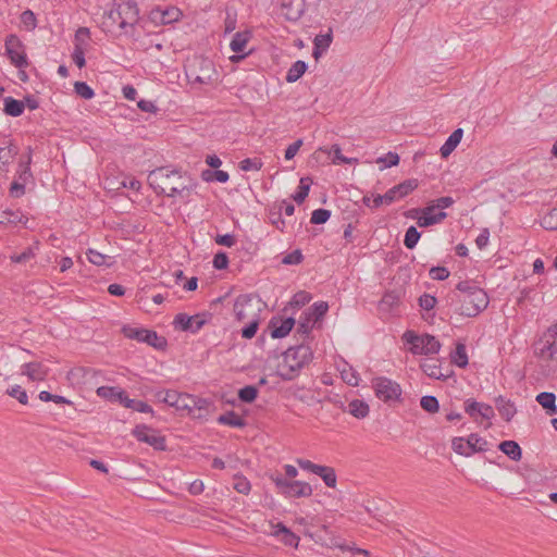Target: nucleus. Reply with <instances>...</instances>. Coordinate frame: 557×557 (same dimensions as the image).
<instances>
[{
	"mask_svg": "<svg viewBox=\"0 0 557 557\" xmlns=\"http://www.w3.org/2000/svg\"><path fill=\"white\" fill-rule=\"evenodd\" d=\"M146 344L156 349L164 350L168 346V341L164 336H159L156 331L147 330L145 332Z\"/></svg>",
	"mask_w": 557,
	"mask_h": 557,
	"instance_id": "c9c22d12",
	"label": "nucleus"
},
{
	"mask_svg": "<svg viewBox=\"0 0 557 557\" xmlns=\"http://www.w3.org/2000/svg\"><path fill=\"white\" fill-rule=\"evenodd\" d=\"M498 448L513 461H519L522 457V449L516 441H503Z\"/></svg>",
	"mask_w": 557,
	"mask_h": 557,
	"instance_id": "a878e982",
	"label": "nucleus"
},
{
	"mask_svg": "<svg viewBox=\"0 0 557 557\" xmlns=\"http://www.w3.org/2000/svg\"><path fill=\"white\" fill-rule=\"evenodd\" d=\"M312 180L310 177H301L297 191L292 196L298 205L302 203L309 195Z\"/></svg>",
	"mask_w": 557,
	"mask_h": 557,
	"instance_id": "72a5a7b5",
	"label": "nucleus"
},
{
	"mask_svg": "<svg viewBox=\"0 0 557 557\" xmlns=\"http://www.w3.org/2000/svg\"><path fill=\"white\" fill-rule=\"evenodd\" d=\"M139 18V9L134 0H113L111 8L104 13L103 25L108 28L117 25L127 33V28H134Z\"/></svg>",
	"mask_w": 557,
	"mask_h": 557,
	"instance_id": "f03ea898",
	"label": "nucleus"
},
{
	"mask_svg": "<svg viewBox=\"0 0 557 557\" xmlns=\"http://www.w3.org/2000/svg\"><path fill=\"white\" fill-rule=\"evenodd\" d=\"M320 469L322 471L317 470L314 474L319 475L327 487H335L337 482L335 470L332 467L321 465Z\"/></svg>",
	"mask_w": 557,
	"mask_h": 557,
	"instance_id": "e433bc0d",
	"label": "nucleus"
},
{
	"mask_svg": "<svg viewBox=\"0 0 557 557\" xmlns=\"http://www.w3.org/2000/svg\"><path fill=\"white\" fill-rule=\"evenodd\" d=\"M252 300L253 296L250 294H243L236 298L234 304V312L238 321H243L248 317L246 307H249Z\"/></svg>",
	"mask_w": 557,
	"mask_h": 557,
	"instance_id": "b1692460",
	"label": "nucleus"
},
{
	"mask_svg": "<svg viewBox=\"0 0 557 557\" xmlns=\"http://www.w3.org/2000/svg\"><path fill=\"white\" fill-rule=\"evenodd\" d=\"M132 435L136 437L137 441L146 443L153 447L156 450H165L166 443L165 437L159 435L146 424H138L132 430Z\"/></svg>",
	"mask_w": 557,
	"mask_h": 557,
	"instance_id": "f8f14e48",
	"label": "nucleus"
},
{
	"mask_svg": "<svg viewBox=\"0 0 557 557\" xmlns=\"http://www.w3.org/2000/svg\"><path fill=\"white\" fill-rule=\"evenodd\" d=\"M262 168V162L258 158H246L239 162V169L245 172L259 171Z\"/></svg>",
	"mask_w": 557,
	"mask_h": 557,
	"instance_id": "13d9d810",
	"label": "nucleus"
},
{
	"mask_svg": "<svg viewBox=\"0 0 557 557\" xmlns=\"http://www.w3.org/2000/svg\"><path fill=\"white\" fill-rule=\"evenodd\" d=\"M481 287L476 286L471 281H461L456 285V293L458 297H463V295H470L474 289H480Z\"/></svg>",
	"mask_w": 557,
	"mask_h": 557,
	"instance_id": "bf43d9fd",
	"label": "nucleus"
},
{
	"mask_svg": "<svg viewBox=\"0 0 557 557\" xmlns=\"http://www.w3.org/2000/svg\"><path fill=\"white\" fill-rule=\"evenodd\" d=\"M422 371L431 379L446 380L448 375L442 373L441 366L437 364V360H426L421 364Z\"/></svg>",
	"mask_w": 557,
	"mask_h": 557,
	"instance_id": "7c9ffc66",
	"label": "nucleus"
},
{
	"mask_svg": "<svg viewBox=\"0 0 557 557\" xmlns=\"http://www.w3.org/2000/svg\"><path fill=\"white\" fill-rule=\"evenodd\" d=\"M463 405L465 412L474 421L478 420V417L488 421L495 417L494 409L491 405L479 403L473 398H468Z\"/></svg>",
	"mask_w": 557,
	"mask_h": 557,
	"instance_id": "2eb2a0df",
	"label": "nucleus"
},
{
	"mask_svg": "<svg viewBox=\"0 0 557 557\" xmlns=\"http://www.w3.org/2000/svg\"><path fill=\"white\" fill-rule=\"evenodd\" d=\"M481 287L476 286L471 281H461L456 285V293L458 297H463V295H470L474 289H480Z\"/></svg>",
	"mask_w": 557,
	"mask_h": 557,
	"instance_id": "052dcab7",
	"label": "nucleus"
},
{
	"mask_svg": "<svg viewBox=\"0 0 557 557\" xmlns=\"http://www.w3.org/2000/svg\"><path fill=\"white\" fill-rule=\"evenodd\" d=\"M296 324V320L293 317H288L284 320H281L280 324L276 325L275 319L273 318L270 321L269 327H270V334L272 338H283L287 336L290 331L294 329Z\"/></svg>",
	"mask_w": 557,
	"mask_h": 557,
	"instance_id": "f3484780",
	"label": "nucleus"
},
{
	"mask_svg": "<svg viewBox=\"0 0 557 557\" xmlns=\"http://www.w3.org/2000/svg\"><path fill=\"white\" fill-rule=\"evenodd\" d=\"M25 103L22 100H17L11 96L3 99V112L13 117L21 116L24 112Z\"/></svg>",
	"mask_w": 557,
	"mask_h": 557,
	"instance_id": "aec40b11",
	"label": "nucleus"
},
{
	"mask_svg": "<svg viewBox=\"0 0 557 557\" xmlns=\"http://www.w3.org/2000/svg\"><path fill=\"white\" fill-rule=\"evenodd\" d=\"M313 319L307 312H302L297 323V333L300 334L304 338L308 337L312 330Z\"/></svg>",
	"mask_w": 557,
	"mask_h": 557,
	"instance_id": "ea45409f",
	"label": "nucleus"
},
{
	"mask_svg": "<svg viewBox=\"0 0 557 557\" xmlns=\"http://www.w3.org/2000/svg\"><path fill=\"white\" fill-rule=\"evenodd\" d=\"M259 391L255 385H246L238 389V399L245 404H251L258 397Z\"/></svg>",
	"mask_w": 557,
	"mask_h": 557,
	"instance_id": "58836bf2",
	"label": "nucleus"
},
{
	"mask_svg": "<svg viewBox=\"0 0 557 557\" xmlns=\"http://www.w3.org/2000/svg\"><path fill=\"white\" fill-rule=\"evenodd\" d=\"M305 9V0H288L282 4L283 15L290 22H297L304 15Z\"/></svg>",
	"mask_w": 557,
	"mask_h": 557,
	"instance_id": "dca6fc26",
	"label": "nucleus"
},
{
	"mask_svg": "<svg viewBox=\"0 0 557 557\" xmlns=\"http://www.w3.org/2000/svg\"><path fill=\"white\" fill-rule=\"evenodd\" d=\"M72 59L78 69H83L86 65L85 51L81 44H75Z\"/></svg>",
	"mask_w": 557,
	"mask_h": 557,
	"instance_id": "0e129e2a",
	"label": "nucleus"
},
{
	"mask_svg": "<svg viewBox=\"0 0 557 557\" xmlns=\"http://www.w3.org/2000/svg\"><path fill=\"white\" fill-rule=\"evenodd\" d=\"M233 480H234L233 487L236 492L244 494V495H248L250 493L251 484L247 480V478H245L244 475H240V474H236V475H234Z\"/></svg>",
	"mask_w": 557,
	"mask_h": 557,
	"instance_id": "de8ad7c7",
	"label": "nucleus"
},
{
	"mask_svg": "<svg viewBox=\"0 0 557 557\" xmlns=\"http://www.w3.org/2000/svg\"><path fill=\"white\" fill-rule=\"evenodd\" d=\"M120 404L123 405L125 408H129L138 412L153 413V409L150 405L143 400L129 398L125 392L122 396Z\"/></svg>",
	"mask_w": 557,
	"mask_h": 557,
	"instance_id": "393cba45",
	"label": "nucleus"
},
{
	"mask_svg": "<svg viewBox=\"0 0 557 557\" xmlns=\"http://www.w3.org/2000/svg\"><path fill=\"white\" fill-rule=\"evenodd\" d=\"M331 218V211L327 209H315L311 213L310 223L312 224H324Z\"/></svg>",
	"mask_w": 557,
	"mask_h": 557,
	"instance_id": "4d7b16f0",
	"label": "nucleus"
},
{
	"mask_svg": "<svg viewBox=\"0 0 557 557\" xmlns=\"http://www.w3.org/2000/svg\"><path fill=\"white\" fill-rule=\"evenodd\" d=\"M420 406L429 413H435L440 410V403L437 398L431 395L422 396L420 399Z\"/></svg>",
	"mask_w": 557,
	"mask_h": 557,
	"instance_id": "49530a36",
	"label": "nucleus"
},
{
	"mask_svg": "<svg viewBox=\"0 0 557 557\" xmlns=\"http://www.w3.org/2000/svg\"><path fill=\"white\" fill-rule=\"evenodd\" d=\"M74 91L85 100H89L95 97L94 89L85 82H76L74 84Z\"/></svg>",
	"mask_w": 557,
	"mask_h": 557,
	"instance_id": "09e8293b",
	"label": "nucleus"
},
{
	"mask_svg": "<svg viewBox=\"0 0 557 557\" xmlns=\"http://www.w3.org/2000/svg\"><path fill=\"white\" fill-rule=\"evenodd\" d=\"M48 368L38 361L27 362L22 366V373L26 374L32 381H42L48 374Z\"/></svg>",
	"mask_w": 557,
	"mask_h": 557,
	"instance_id": "a211bd4d",
	"label": "nucleus"
},
{
	"mask_svg": "<svg viewBox=\"0 0 557 557\" xmlns=\"http://www.w3.org/2000/svg\"><path fill=\"white\" fill-rule=\"evenodd\" d=\"M463 135V131L461 128L455 129L449 137L446 139L445 144L441 147L440 152L442 158H447L459 145Z\"/></svg>",
	"mask_w": 557,
	"mask_h": 557,
	"instance_id": "412c9836",
	"label": "nucleus"
},
{
	"mask_svg": "<svg viewBox=\"0 0 557 557\" xmlns=\"http://www.w3.org/2000/svg\"><path fill=\"white\" fill-rule=\"evenodd\" d=\"M197 187V183L193 182V180H189V184H185L184 182H176L175 184H172L169 182V186H166V189H169V193L165 191L164 195L168 197H175V196H186L188 197L190 191L194 190Z\"/></svg>",
	"mask_w": 557,
	"mask_h": 557,
	"instance_id": "6ab92c4d",
	"label": "nucleus"
},
{
	"mask_svg": "<svg viewBox=\"0 0 557 557\" xmlns=\"http://www.w3.org/2000/svg\"><path fill=\"white\" fill-rule=\"evenodd\" d=\"M17 153V148L13 145L0 148V169L9 164L10 160Z\"/></svg>",
	"mask_w": 557,
	"mask_h": 557,
	"instance_id": "5fc2aeb1",
	"label": "nucleus"
},
{
	"mask_svg": "<svg viewBox=\"0 0 557 557\" xmlns=\"http://www.w3.org/2000/svg\"><path fill=\"white\" fill-rule=\"evenodd\" d=\"M283 207L278 206L277 209H271L269 212V221L272 225H274L278 231L284 232L285 221L282 218Z\"/></svg>",
	"mask_w": 557,
	"mask_h": 557,
	"instance_id": "c03bdc74",
	"label": "nucleus"
},
{
	"mask_svg": "<svg viewBox=\"0 0 557 557\" xmlns=\"http://www.w3.org/2000/svg\"><path fill=\"white\" fill-rule=\"evenodd\" d=\"M271 481L275 484L278 493L285 497H309L312 495V486L302 481H289L281 473L270 475Z\"/></svg>",
	"mask_w": 557,
	"mask_h": 557,
	"instance_id": "39448f33",
	"label": "nucleus"
},
{
	"mask_svg": "<svg viewBox=\"0 0 557 557\" xmlns=\"http://www.w3.org/2000/svg\"><path fill=\"white\" fill-rule=\"evenodd\" d=\"M22 222L26 223L27 219L20 210L0 211V224L1 225H16L17 223H22Z\"/></svg>",
	"mask_w": 557,
	"mask_h": 557,
	"instance_id": "cd10ccee",
	"label": "nucleus"
},
{
	"mask_svg": "<svg viewBox=\"0 0 557 557\" xmlns=\"http://www.w3.org/2000/svg\"><path fill=\"white\" fill-rule=\"evenodd\" d=\"M5 55L9 58L12 65L17 69H25L28 66L25 45L15 34H10L5 37L4 41Z\"/></svg>",
	"mask_w": 557,
	"mask_h": 557,
	"instance_id": "0eeeda50",
	"label": "nucleus"
},
{
	"mask_svg": "<svg viewBox=\"0 0 557 557\" xmlns=\"http://www.w3.org/2000/svg\"><path fill=\"white\" fill-rule=\"evenodd\" d=\"M21 23L29 30H33L37 26V18L32 10H25L21 14Z\"/></svg>",
	"mask_w": 557,
	"mask_h": 557,
	"instance_id": "e2e57ef3",
	"label": "nucleus"
},
{
	"mask_svg": "<svg viewBox=\"0 0 557 557\" xmlns=\"http://www.w3.org/2000/svg\"><path fill=\"white\" fill-rule=\"evenodd\" d=\"M329 305L325 301L314 302L310 308L306 310L307 314L313 319L314 322L321 320L327 312Z\"/></svg>",
	"mask_w": 557,
	"mask_h": 557,
	"instance_id": "a19ab883",
	"label": "nucleus"
},
{
	"mask_svg": "<svg viewBox=\"0 0 557 557\" xmlns=\"http://www.w3.org/2000/svg\"><path fill=\"white\" fill-rule=\"evenodd\" d=\"M329 154L332 157V162L334 164H355L358 162L357 158H347L342 154L341 147L338 145H332L329 150Z\"/></svg>",
	"mask_w": 557,
	"mask_h": 557,
	"instance_id": "4c0bfd02",
	"label": "nucleus"
},
{
	"mask_svg": "<svg viewBox=\"0 0 557 557\" xmlns=\"http://www.w3.org/2000/svg\"><path fill=\"white\" fill-rule=\"evenodd\" d=\"M332 41H333V34H332V30L330 29L329 33H326V34L317 35L313 39V46L321 50L326 51L330 48Z\"/></svg>",
	"mask_w": 557,
	"mask_h": 557,
	"instance_id": "603ef678",
	"label": "nucleus"
},
{
	"mask_svg": "<svg viewBox=\"0 0 557 557\" xmlns=\"http://www.w3.org/2000/svg\"><path fill=\"white\" fill-rule=\"evenodd\" d=\"M30 152H32L30 149H28V152L25 156H23L20 160L18 177L21 181H23L24 184L27 182V180L29 177H32V172H30V168H29V164L32 161Z\"/></svg>",
	"mask_w": 557,
	"mask_h": 557,
	"instance_id": "37998d69",
	"label": "nucleus"
},
{
	"mask_svg": "<svg viewBox=\"0 0 557 557\" xmlns=\"http://www.w3.org/2000/svg\"><path fill=\"white\" fill-rule=\"evenodd\" d=\"M418 186L419 183L416 178H409L393 186L385 193V205H391L399 199L405 198L416 188H418Z\"/></svg>",
	"mask_w": 557,
	"mask_h": 557,
	"instance_id": "4468645a",
	"label": "nucleus"
},
{
	"mask_svg": "<svg viewBox=\"0 0 557 557\" xmlns=\"http://www.w3.org/2000/svg\"><path fill=\"white\" fill-rule=\"evenodd\" d=\"M311 300V295L305 290L297 292L289 301L290 307L301 308Z\"/></svg>",
	"mask_w": 557,
	"mask_h": 557,
	"instance_id": "6e6d98bb",
	"label": "nucleus"
},
{
	"mask_svg": "<svg viewBox=\"0 0 557 557\" xmlns=\"http://www.w3.org/2000/svg\"><path fill=\"white\" fill-rule=\"evenodd\" d=\"M123 394L124 391L116 386H100L97 389L98 396L111 401H116L119 404L122 399Z\"/></svg>",
	"mask_w": 557,
	"mask_h": 557,
	"instance_id": "2f4dec72",
	"label": "nucleus"
},
{
	"mask_svg": "<svg viewBox=\"0 0 557 557\" xmlns=\"http://www.w3.org/2000/svg\"><path fill=\"white\" fill-rule=\"evenodd\" d=\"M177 177L178 181H182L183 177L176 170H169L168 168L161 166L152 170L148 175L149 185L152 187L153 191L158 195H164L166 190V186H169V182L173 177Z\"/></svg>",
	"mask_w": 557,
	"mask_h": 557,
	"instance_id": "6e6552de",
	"label": "nucleus"
},
{
	"mask_svg": "<svg viewBox=\"0 0 557 557\" xmlns=\"http://www.w3.org/2000/svg\"><path fill=\"white\" fill-rule=\"evenodd\" d=\"M373 387L376 397L383 401L397 400L401 395L399 384L384 376L374 379Z\"/></svg>",
	"mask_w": 557,
	"mask_h": 557,
	"instance_id": "9b49d317",
	"label": "nucleus"
},
{
	"mask_svg": "<svg viewBox=\"0 0 557 557\" xmlns=\"http://www.w3.org/2000/svg\"><path fill=\"white\" fill-rule=\"evenodd\" d=\"M495 404L499 414L507 422L510 421L517 412L515 405L504 396L496 397Z\"/></svg>",
	"mask_w": 557,
	"mask_h": 557,
	"instance_id": "5701e85b",
	"label": "nucleus"
},
{
	"mask_svg": "<svg viewBox=\"0 0 557 557\" xmlns=\"http://www.w3.org/2000/svg\"><path fill=\"white\" fill-rule=\"evenodd\" d=\"M377 163H383L384 165L381 168V170L396 166L399 163V156L395 152H387L384 157H380L376 160Z\"/></svg>",
	"mask_w": 557,
	"mask_h": 557,
	"instance_id": "680f3d73",
	"label": "nucleus"
},
{
	"mask_svg": "<svg viewBox=\"0 0 557 557\" xmlns=\"http://www.w3.org/2000/svg\"><path fill=\"white\" fill-rule=\"evenodd\" d=\"M487 294L482 289H474L470 295L458 297L456 292H450L446 297L447 306L460 315L474 318L488 306Z\"/></svg>",
	"mask_w": 557,
	"mask_h": 557,
	"instance_id": "7ed1b4c3",
	"label": "nucleus"
},
{
	"mask_svg": "<svg viewBox=\"0 0 557 557\" xmlns=\"http://www.w3.org/2000/svg\"><path fill=\"white\" fill-rule=\"evenodd\" d=\"M250 38H251V33L249 30L237 32L236 34H234V36L231 40L230 48L235 53L244 52Z\"/></svg>",
	"mask_w": 557,
	"mask_h": 557,
	"instance_id": "bb28decb",
	"label": "nucleus"
},
{
	"mask_svg": "<svg viewBox=\"0 0 557 557\" xmlns=\"http://www.w3.org/2000/svg\"><path fill=\"white\" fill-rule=\"evenodd\" d=\"M420 237H421V233L417 230V227L409 226L405 234L404 245L408 249H413L417 246Z\"/></svg>",
	"mask_w": 557,
	"mask_h": 557,
	"instance_id": "a18cd8bd",
	"label": "nucleus"
},
{
	"mask_svg": "<svg viewBox=\"0 0 557 557\" xmlns=\"http://www.w3.org/2000/svg\"><path fill=\"white\" fill-rule=\"evenodd\" d=\"M451 363L457 367L465 369L469 364L466 345L463 343H457L455 350L450 354Z\"/></svg>",
	"mask_w": 557,
	"mask_h": 557,
	"instance_id": "c85d7f7f",
	"label": "nucleus"
},
{
	"mask_svg": "<svg viewBox=\"0 0 557 557\" xmlns=\"http://www.w3.org/2000/svg\"><path fill=\"white\" fill-rule=\"evenodd\" d=\"M421 213V215L418 218L417 223L420 227H429L434 224H437L445 220L447 218V213L444 211H440L435 213L434 207L430 203L423 209H412L410 211L411 218H417V214Z\"/></svg>",
	"mask_w": 557,
	"mask_h": 557,
	"instance_id": "ddd939ff",
	"label": "nucleus"
},
{
	"mask_svg": "<svg viewBox=\"0 0 557 557\" xmlns=\"http://www.w3.org/2000/svg\"><path fill=\"white\" fill-rule=\"evenodd\" d=\"M449 274L448 269L445 267H432L429 271L430 277L435 281H444L448 278Z\"/></svg>",
	"mask_w": 557,
	"mask_h": 557,
	"instance_id": "338daca9",
	"label": "nucleus"
},
{
	"mask_svg": "<svg viewBox=\"0 0 557 557\" xmlns=\"http://www.w3.org/2000/svg\"><path fill=\"white\" fill-rule=\"evenodd\" d=\"M348 412L357 419H363L369 414V406L360 399H354L348 404Z\"/></svg>",
	"mask_w": 557,
	"mask_h": 557,
	"instance_id": "f704fd0d",
	"label": "nucleus"
},
{
	"mask_svg": "<svg viewBox=\"0 0 557 557\" xmlns=\"http://www.w3.org/2000/svg\"><path fill=\"white\" fill-rule=\"evenodd\" d=\"M145 332H147V329L133 327L129 325H125L122 327V333L125 337L129 339H135L139 343H146Z\"/></svg>",
	"mask_w": 557,
	"mask_h": 557,
	"instance_id": "79ce46f5",
	"label": "nucleus"
},
{
	"mask_svg": "<svg viewBox=\"0 0 557 557\" xmlns=\"http://www.w3.org/2000/svg\"><path fill=\"white\" fill-rule=\"evenodd\" d=\"M557 354V339L545 337V343L541 348V356L547 357V359L552 360L554 356Z\"/></svg>",
	"mask_w": 557,
	"mask_h": 557,
	"instance_id": "8fccbe9b",
	"label": "nucleus"
},
{
	"mask_svg": "<svg viewBox=\"0 0 557 557\" xmlns=\"http://www.w3.org/2000/svg\"><path fill=\"white\" fill-rule=\"evenodd\" d=\"M210 317L211 314L207 312L197 313L195 315L178 313L174 318L173 325L175 329H180L183 332L196 334L205 326Z\"/></svg>",
	"mask_w": 557,
	"mask_h": 557,
	"instance_id": "1a4fd4ad",
	"label": "nucleus"
},
{
	"mask_svg": "<svg viewBox=\"0 0 557 557\" xmlns=\"http://www.w3.org/2000/svg\"><path fill=\"white\" fill-rule=\"evenodd\" d=\"M403 339L410 344V351L413 355H435L441 350V343L431 334L418 335L413 331H406Z\"/></svg>",
	"mask_w": 557,
	"mask_h": 557,
	"instance_id": "20e7f679",
	"label": "nucleus"
},
{
	"mask_svg": "<svg viewBox=\"0 0 557 557\" xmlns=\"http://www.w3.org/2000/svg\"><path fill=\"white\" fill-rule=\"evenodd\" d=\"M535 399L548 416L557 414L556 395L554 393L542 392L536 395Z\"/></svg>",
	"mask_w": 557,
	"mask_h": 557,
	"instance_id": "4be33fe9",
	"label": "nucleus"
},
{
	"mask_svg": "<svg viewBox=\"0 0 557 557\" xmlns=\"http://www.w3.org/2000/svg\"><path fill=\"white\" fill-rule=\"evenodd\" d=\"M214 73L213 63L208 58H198L195 64L189 66L186 75L194 83L208 84L212 79Z\"/></svg>",
	"mask_w": 557,
	"mask_h": 557,
	"instance_id": "9d476101",
	"label": "nucleus"
},
{
	"mask_svg": "<svg viewBox=\"0 0 557 557\" xmlns=\"http://www.w3.org/2000/svg\"><path fill=\"white\" fill-rule=\"evenodd\" d=\"M436 304H437V299L433 295L423 294L419 297V306L423 310H426V311L432 310Z\"/></svg>",
	"mask_w": 557,
	"mask_h": 557,
	"instance_id": "774afa93",
	"label": "nucleus"
},
{
	"mask_svg": "<svg viewBox=\"0 0 557 557\" xmlns=\"http://www.w3.org/2000/svg\"><path fill=\"white\" fill-rule=\"evenodd\" d=\"M313 358L311 348L308 345L289 347L283 352V361L278 363L276 374L283 381L296 379L300 370L309 364Z\"/></svg>",
	"mask_w": 557,
	"mask_h": 557,
	"instance_id": "f257e3e1",
	"label": "nucleus"
},
{
	"mask_svg": "<svg viewBox=\"0 0 557 557\" xmlns=\"http://www.w3.org/2000/svg\"><path fill=\"white\" fill-rule=\"evenodd\" d=\"M216 421L219 424L228 425V426H233V428H239V429L245 428L247 424L246 421L243 418H240L233 410L226 411L225 413L221 414L216 419Z\"/></svg>",
	"mask_w": 557,
	"mask_h": 557,
	"instance_id": "c756f323",
	"label": "nucleus"
},
{
	"mask_svg": "<svg viewBox=\"0 0 557 557\" xmlns=\"http://www.w3.org/2000/svg\"><path fill=\"white\" fill-rule=\"evenodd\" d=\"M451 447L455 453L470 457L474 453L486 451L488 449V443L479 434L472 433L467 440L463 437H454L451 441Z\"/></svg>",
	"mask_w": 557,
	"mask_h": 557,
	"instance_id": "423d86ee",
	"label": "nucleus"
},
{
	"mask_svg": "<svg viewBox=\"0 0 557 557\" xmlns=\"http://www.w3.org/2000/svg\"><path fill=\"white\" fill-rule=\"evenodd\" d=\"M259 329V319H252L246 326L242 329V337L246 339H250L255 337L257 331Z\"/></svg>",
	"mask_w": 557,
	"mask_h": 557,
	"instance_id": "69168bd1",
	"label": "nucleus"
},
{
	"mask_svg": "<svg viewBox=\"0 0 557 557\" xmlns=\"http://www.w3.org/2000/svg\"><path fill=\"white\" fill-rule=\"evenodd\" d=\"M162 15L164 24L168 25L177 22L182 16V12L176 7H168L165 9H162Z\"/></svg>",
	"mask_w": 557,
	"mask_h": 557,
	"instance_id": "864d4df0",
	"label": "nucleus"
},
{
	"mask_svg": "<svg viewBox=\"0 0 557 557\" xmlns=\"http://www.w3.org/2000/svg\"><path fill=\"white\" fill-rule=\"evenodd\" d=\"M541 225L548 231L557 230V207L553 208L543 216Z\"/></svg>",
	"mask_w": 557,
	"mask_h": 557,
	"instance_id": "3c124183",
	"label": "nucleus"
},
{
	"mask_svg": "<svg viewBox=\"0 0 557 557\" xmlns=\"http://www.w3.org/2000/svg\"><path fill=\"white\" fill-rule=\"evenodd\" d=\"M308 65L305 61L298 60L292 64V66L288 69L286 74V82L287 83H295L297 82L307 71Z\"/></svg>",
	"mask_w": 557,
	"mask_h": 557,
	"instance_id": "473e14b6",
	"label": "nucleus"
}]
</instances>
